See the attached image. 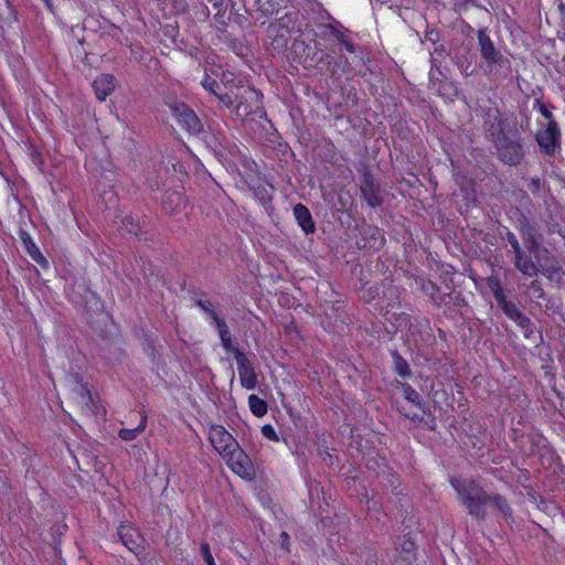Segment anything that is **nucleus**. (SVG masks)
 I'll list each match as a JSON object with an SVG mask.
<instances>
[{"label":"nucleus","instance_id":"nucleus-1","mask_svg":"<svg viewBox=\"0 0 565 565\" xmlns=\"http://www.w3.org/2000/svg\"><path fill=\"white\" fill-rule=\"evenodd\" d=\"M450 484L456 490L459 502L473 519L486 520L488 507H491L505 520L512 518L513 512L508 500L499 493H488L477 481L452 477Z\"/></svg>","mask_w":565,"mask_h":565},{"label":"nucleus","instance_id":"nucleus-2","mask_svg":"<svg viewBox=\"0 0 565 565\" xmlns=\"http://www.w3.org/2000/svg\"><path fill=\"white\" fill-rule=\"evenodd\" d=\"M297 20L298 12H287L269 23L266 29V44L271 52L281 54L287 50Z\"/></svg>","mask_w":565,"mask_h":565},{"label":"nucleus","instance_id":"nucleus-3","mask_svg":"<svg viewBox=\"0 0 565 565\" xmlns=\"http://www.w3.org/2000/svg\"><path fill=\"white\" fill-rule=\"evenodd\" d=\"M500 161L508 166H519L524 159V149L521 143V136L516 130L508 131L498 140L492 142Z\"/></svg>","mask_w":565,"mask_h":565},{"label":"nucleus","instance_id":"nucleus-4","mask_svg":"<svg viewBox=\"0 0 565 565\" xmlns=\"http://www.w3.org/2000/svg\"><path fill=\"white\" fill-rule=\"evenodd\" d=\"M291 55L294 60L300 63L305 68L319 67L327 58L329 54H322L319 50V43L317 41L306 42L300 38H296L291 44Z\"/></svg>","mask_w":565,"mask_h":565},{"label":"nucleus","instance_id":"nucleus-5","mask_svg":"<svg viewBox=\"0 0 565 565\" xmlns=\"http://www.w3.org/2000/svg\"><path fill=\"white\" fill-rule=\"evenodd\" d=\"M493 297L499 306V308L503 311V313L512 321H514L520 328L525 331V334L533 332V323L531 319L525 316L519 306L512 301L508 300L500 281L497 279L494 285H491Z\"/></svg>","mask_w":565,"mask_h":565},{"label":"nucleus","instance_id":"nucleus-6","mask_svg":"<svg viewBox=\"0 0 565 565\" xmlns=\"http://www.w3.org/2000/svg\"><path fill=\"white\" fill-rule=\"evenodd\" d=\"M172 116L189 134L199 136L204 132V125L195 111L184 102L178 99L166 100Z\"/></svg>","mask_w":565,"mask_h":565},{"label":"nucleus","instance_id":"nucleus-7","mask_svg":"<svg viewBox=\"0 0 565 565\" xmlns=\"http://www.w3.org/2000/svg\"><path fill=\"white\" fill-rule=\"evenodd\" d=\"M507 119L498 108L490 107L484 111L483 130L489 141L493 142L511 131V129H507Z\"/></svg>","mask_w":565,"mask_h":565},{"label":"nucleus","instance_id":"nucleus-8","mask_svg":"<svg viewBox=\"0 0 565 565\" xmlns=\"http://www.w3.org/2000/svg\"><path fill=\"white\" fill-rule=\"evenodd\" d=\"M360 191L369 206L374 209L382 205L383 198L381 195V185L366 167H364L361 172Z\"/></svg>","mask_w":565,"mask_h":565},{"label":"nucleus","instance_id":"nucleus-9","mask_svg":"<svg viewBox=\"0 0 565 565\" xmlns=\"http://www.w3.org/2000/svg\"><path fill=\"white\" fill-rule=\"evenodd\" d=\"M519 231L529 253L537 259L541 254H548V249L541 246L542 236L537 233L536 227L523 215L519 218Z\"/></svg>","mask_w":565,"mask_h":565},{"label":"nucleus","instance_id":"nucleus-10","mask_svg":"<svg viewBox=\"0 0 565 565\" xmlns=\"http://www.w3.org/2000/svg\"><path fill=\"white\" fill-rule=\"evenodd\" d=\"M223 458L226 460L232 471L239 477L250 480L254 476L252 461L238 443L235 449H231Z\"/></svg>","mask_w":565,"mask_h":565},{"label":"nucleus","instance_id":"nucleus-11","mask_svg":"<svg viewBox=\"0 0 565 565\" xmlns=\"http://www.w3.org/2000/svg\"><path fill=\"white\" fill-rule=\"evenodd\" d=\"M209 440L213 448L224 457L231 449H235L236 439L221 425H213L209 430Z\"/></svg>","mask_w":565,"mask_h":565},{"label":"nucleus","instance_id":"nucleus-12","mask_svg":"<svg viewBox=\"0 0 565 565\" xmlns=\"http://www.w3.org/2000/svg\"><path fill=\"white\" fill-rule=\"evenodd\" d=\"M478 46L482 60H484L489 66L494 64L502 65L505 61L503 54L495 47L493 41L487 34L486 29L478 31Z\"/></svg>","mask_w":565,"mask_h":565},{"label":"nucleus","instance_id":"nucleus-13","mask_svg":"<svg viewBox=\"0 0 565 565\" xmlns=\"http://www.w3.org/2000/svg\"><path fill=\"white\" fill-rule=\"evenodd\" d=\"M536 141L546 154H554L561 145V131L556 121L547 124V127L536 135Z\"/></svg>","mask_w":565,"mask_h":565},{"label":"nucleus","instance_id":"nucleus-14","mask_svg":"<svg viewBox=\"0 0 565 565\" xmlns=\"http://www.w3.org/2000/svg\"><path fill=\"white\" fill-rule=\"evenodd\" d=\"M235 100V115L242 119L254 113L249 102H259L257 92L250 87H245L242 93H236Z\"/></svg>","mask_w":565,"mask_h":565},{"label":"nucleus","instance_id":"nucleus-15","mask_svg":"<svg viewBox=\"0 0 565 565\" xmlns=\"http://www.w3.org/2000/svg\"><path fill=\"white\" fill-rule=\"evenodd\" d=\"M449 55L452 62L459 68L461 74L466 77L473 73L472 58L473 55L470 53L469 46H456L450 47Z\"/></svg>","mask_w":565,"mask_h":565},{"label":"nucleus","instance_id":"nucleus-16","mask_svg":"<svg viewBox=\"0 0 565 565\" xmlns=\"http://www.w3.org/2000/svg\"><path fill=\"white\" fill-rule=\"evenodd\" d=\"M235 359L242 386L254 390L257 385V376L248 355H235Z\"/></svg>","mask_w":565,"mask_h":565},{"label":"nucleus","instance_id":"nucleus-17","mask_svg":"<svg viewBox=\"0 0 565 565\" xmlns=\"http://www.w3.org/2000/svg\"><path fill=\"white\" fill-rule=\"evenodd\" d=\"M19 237L29 254V256L43 269H47L50 266L49 260L45 258V256L41 253L36 244L33 242L31 235L23 228L19 230Z\"/></svg>","mask_w":565,"mask_h":565},{"label":"nucleus","instance_id":"nucleus-18","mask_svg":"<svg viewBox=\"0 0 565 565\" xmlns=\"http://www.w3.org/2000/svg\"><path fill=\"white\" fill-rule=\"evenodd\" d=\"M116 77L111 74H100L93 82L96 98L104 102L116 88Z\"/></svg>","mask_w":565,"mask_h":565},{"label":"nucleus","instance_id":"nucleus-19","mask_svg":"<svg viewBox=\"0 0 565 565\" xmlns=\"http://www.w3.org/2000/svg\"><path fill=\"white\" fill-rule=\"evenodd\" d=\"M362 239L364 244L361 246L363 248H370L374 250L381 249L385 244L384 234L382 231L372 225H365L361 230Z\"/></svg>","mask_w":565,"mask_h":565},{"label":"nucleus","instance_id":"nucleus-20","mask_svg":"<svg viewBox=\"0 0 565 565\" xmlns=\"http://www.w3.org/2000/svg\"><path fill=\"white\" fill-rule=\"evenodd\" d=\"M294 216L297 224L301 227L306 235L316 233V223L312 218L310 210L302 203H297L294 209Z\"/></svg>","mask_w":565,"mask_h":565},{"label":"nucleus","instance_id":"nucleus-21","mask_svg":"<svg viewBox=\"0 0 565 565\" xmlns=\"http://www.w3.org/2000/svg\"><path fill=\"white\" fill-rule=\"evenodd\" d=\"M121 543L132 553L138 554L141 543L139 531L129 525H120L117 532Z\"/></svg>","mask_w":565,"mask_h":565},{"label":"nucleus","instance_id":"nucleus-22","mask_svg":"<svg viewBox=\"0 0 565 565\" xmlns=\"http://www.w3.org/2000/svg\"><path fill=\"white\" fill-rule=\"evenodd\" d=\"M215 327L218 331L222 347L227 353H243L238 349L237 341L235 338L232 337V333H231V331L226 324V321L224 319L217 321L215 323Z\"/></svg>","mask_w":565,"mask_h":565},{"label":"nucleus","instance_id":"nucleus-23","mask_svg":"<svg viewBox=\"0 0 565 565\" xmlns=\"http://www.w3.org/2000/svg\"><path fill=\"white\" fill-rule=\"evenodd\" d=\"M513 264L514 267L525 276L532 277L537 275L540 271L537 265L523 252V249H520V254H514Z\"/></svg>","mask_w":565,"mask_h":565},{"label":"nucleus","instance_id":"nucleus-24","mask_svg":"<svg viewBox=\"0 0 565 565\" xmlns=\"http://www.w3.org/2000/svg\"><path fill=\"white\" fill-rule=\"evenodd\" d=\"M184 204L183 194L174 189L166 191L162 196V207L168 213H174Z\"/></svg>","mask_w":565,"mask_h":565},{"label":"nucleus","instance_id":"nucleus-25","mask_svg":"<svg viewBox=\"0 0 565 565\" xmlns=\"http://www.w3.org/2000/svg\"><path fill=\"white\" fill-rule=\"evenodd\" d=\"M78 404L81 405L82 413L88 417L105 413L99 404L98 395H94L92 392L78 399Z\"/></svg>","mask_w":565,"mask_h":565},{"label":"nucleus","instance_id":"nucleus-26","mask_svg":"<svg viewBox=\"0 0 565 565\" xmlns=\"http://www.w3.org/2000/svg\"><path fill=\"white\" fill-rule=\"evenodd\" d=\"M545 260L546 265H541V271L543 275L547 277V279L553 280L555 278V275L563 276L565 274L556 258L552 256L550 253L545 254Z\"/></svg>","mask_w":565,"mask_h":565},{"label":"nucleus","instance_id":"nucleus-27","mask_svg":"<svg viewBox=\"0 0 565 565\" xmlns=\"http://www.w3.org/2000/svg\"><path fill=\"white\" fill-rule=\"evenodd\" d=\"M396 386L402 390L404 398L425 412L424 403L419 393L414 390L409 384L397 381Z\"/></svg>","mask_w":565,"mask_h":565},{"label":"nucleus","instance_id":"nucleus-28","mask_svg":"<svg viewBox=\"0 0 565 565\" xmlns=\"http://www.w3.org/2000/svg\"><path fill=\"white\" fill-rule=\"evenodd\" d=\"M70 381L74 384L73 392L78 399L85 397L88 393L92 392L88 387V384L83 381V376L78 372L71 373Z\"/></svg>","mask_w":565,"mask_h":565},{"label":"nucleus","instance_id":"nucleus-29","mask_svg":"<svg viewBox=\"0 0 565 565\" xmlns=\"http://www.w3.org/2000/svg\"><path fill=\"white\" fill-rule=\"evenodd\" d=\"M146 424H147V416L143 415L140 419V424L136 428H132V429L122 428L119 430L118 435L125 441L135 440L137 438V436L145 430Z\"/></svg>","mask_w":565,"mask_h":565},{"label":"nucleus","instance_id":"nucleus-30","mask_svg":"<svg viewBox=\"0 0 565 565\" xmlns=\"http://www.w3.org/2000/svg\"><path fill=\"white\" fill-rule=\"evenodd\" d=\"M248 405L250 412L257 417L264 416L268 411L266 401L254 394L248 397Z\"/></svg>","mask_w":565,"mask_h":565},{"label":"nucleus","instance_id":"nucleus-31","mask_svg":"<svg viewBox=\"0 0 565 565\" xmlns=\"http://www.w3.org/2000/svg\"><path fill=\"white\" fill-rule=\"evenodd\" d=\"M401 553L404 555V558L408 562L415 559V553L417 550V545L415 541L408 536H403V540L399 544Z\"/></svg>","mask_w":565,"mask_h":565},{"label":"nucleus","instance_id":"nucleus-32","mask_svg":"<svg viewBox=\"0 0 565 565\" xmlns=\"http://www.w3.org/2000/svg\"><path fill=\"white\" fill-rule=\"evenodd\" d=\"M195 305L200 307L213 320L214 324L222 320L221 317L213 309V303L209 299H196Z\"/></svg>","mask_w":565,"mask_h":565},{"label":"nucleus","instance_id":"nucleus-33","mask_svg":"<svg viewBox=\"0 0 565 565\" xmlns=\"http://www.w3.org/2000/svg\"><path fill=\"white\" fill-rule=\"evenodd\" d=\"M420 289L422 291L428 296L433 301H435L436 303H440L437 301L436 299V295L438 294L439 291V287L434 284L433 281L430 280H422V284H420Z\"/></svg>","mask_w":565,"mask_h":565},{"label":"nucleus","instance_id":"nucleus-34","mask_svg":"<svg viewBox=\"0 0 565 565\" xmlns=\"http://www.w3.org/2000/svg\"><path fill=\"white\" fill-rule=\"evenodd\" d=\"M202 86L212 93L213 95H217L222 90V85L216 82V79L212 78L210 75L205 73L204 78L201 82Z\"/></svg>","mask_w":565,"mask_h":565},{"label":"nucleus","instance_id":"nucleus-35","mask_svg":"<svg viewBox=\"0 0 565 565\" xmlns=\"http://www.w3.org/2000/svg\"><path fill=\"white\" fill-rule=\"evenodd\" d=\"M394 367L402 377H407L412 374L408 363L402 355H395Z\"/></svg>","mask_w":565,"mask_h":565},{"label":"nucleus","instance_id":"nucleus-36","mask_svg":"<svg viewBox=\"0 0 565 565\" xmlns=\"http://www.w3.org/2000/svg\"><path fill=\"white\" fill-rule=\"evenodd\" d=\"M122 225H124V228L126 230V232L134 234V235H138L139 232L141 231V226H140L139 222L135 221V218L132 216H126L122 221Z\"/></svg>","mask_w":565,"mask_h":565},{"label":"nucleus","instance_id":"nucleus-37","mask_svg":"<svg viewBox=\"0 0 565 565\" xmlns=\"http://www.w3.org/2000/svg\"><path fill=\"white\" fill-rule=\"evenodd\" d=\"M212 3L213 8L217 10L214 15L217 22L224 23L223 18L225 15V0H207Z\"/></svg>","mask_w":565,"mask_h":565},{"label":"nucleus","instance_id":"nucleus-38","mask_svg":"<svg viewBox=\"0 0 565 565\" xmlns=\"http://www.w3.org/2000/svg\"><path fill=\"white\" fill-rule=\"evenodd\" d=\"M322 28L329 31L331 36H334L340 44H344L348 38L332 24H323Z\"/></svg>","mask_w":565,"mask_h":565},{"label":"nucleus","instance_id":"nucleus-39","mask_svg":"<svg viewBox=\"0 0 565 565\" xmlns=\"http://www.w3.org/2000/svg\"><path fill=\"white\" fill-rule=\"evenodd\" d=\"M200 552H201V555H202L204 562L206 563V565H216L215 561L213 558V555L211 553L209 543H206V542L201 543Z\"/></svg>","mask_w":565,"mask_h":565},{"label":"nucleus","instance_id":"nucleus-40","mask_svg":"<svg viewBox=\"0 0 565 565\" xmlns=\"http://www.w3.org/2000/svg\"><path fill=\"white\" fill-rule=\"evenodd\" d=\"M216 97L218 100L226 106L227 108L232 107L235 104V94L227 92H220Z\"/></svg>","mask_w":565,"mask_h":565},{"label":"nucleus","instance_id":"nucleus-41","mask_svg":"<svg viewBox=\"0 0 565 565\" xmlns=\"http://www.w3.org/2000/svg\"><path fill=\"white\" fill-rule=\"evenodd\" d=\"M504 230H505V238L509 242V244L511 245L514 254H520V249H522V248H521V245H520L516 236L508 227H504Z\"/></svg>","mask_w":565,"mask_h":565},{"label":"nucleus","instance_id":"nucleus-42","mask_svg":"<svg viewBox=\"0 0 565 565\" xmlns=\"http://www.w3.org/2000/svg\"><path fill=\"white\" fill-rule=\"evenodd\" d=\"M162 33L166 38L175 41V38L179 35V25L177 23L166 24L164 26H162Z\"/></svg>","mask_w":565,"mask_h":565},{"label":"nucleus","instance_id":"nucleus-43","mask_svg":"<svg viewBox=\"0 0 565 565\" xmlns=\"http://www.w3.org/2000/svg\"><path fill=\"white\" fill-rule=\"evenodd\" d=\"M546 230L548 234H561L562 227L557 221L554 220L552 215L548 216V220L545 221Z\"/></svg>","mask_w":565,"mask_h":565},{"label":"nucleus","instance_id":"nucleus-44","mask_svg":"<svg viewBox=\"0 0 565 565\" xmlns=\"http://www.w3.org/2000/svg\"><path fill=\"white\" fill-rule=\"evenodd\" d=\"M534 107H537L540 113L548 120V122L555 121L551 110L540 99H535Z\"/></svg>","mask_w":565,"mask_h":565},{"label":"nucleus","instance_id":"nucleus-45","mask_svg":"<svg viewBox=\"0 0 565 565\" xmlns=\"http://www.w3.org/2000/svg\"><path fill=\"white\" fill-rule=\"evenodd\" d=\"M529 289H531L534 292L536 298H544L545 296L542 282L539 280H532L529 285Z\"/></svg>","mask_w":565,"mask_h":565},{"label":"nucleus","instance_id":"nucleus-46","mask_svg":"<svg viewBox=\"0 0 565 565\" xmlns=\"http://www.w3.org/2000/svg\"><path fill=\"white\" fill-rule=\"evenodd\" d=\"M262 434L269 440L278 441V436L271 425H264L262 427Z\"/></svg>","mask_w":565,"mask_h":565},{"label":"nucleus","instance_id":"nucleus-47","mask_svg":"<svg viewBox=\"0 0 565 565\" xmlns=\"http://www.w3.org/2000/svg\"><path fill=\"white\" fill-rule=\"evenodd\" d=\"M130 52L136 61H143L145 51L141 45H130Z\"/></svg>","mask_w":565,"mask_h":565},{"label":"nucleus","instance_id":"nucleus-48","mask_svg":"<svg viewBox=\"0 0 565 565\" xmlns=\"http://www.w3.org/2000/svg\"><path fill=\"white\" fill-rule=\"evenodd\" d=\"M527 189L532 193H537L541 189V180L540 178H532L527 183Z\"/></svg>","mask_w":565,"mask_h":565},{"label":"nucleus","instance_id":"nucleus-49","mask_svg":"<svg viewBox=\"0 0 565 565\" xmlns=\"http://www.w3.org/2000/svg\"><path fill=\"white\" fill-rule=\"evenodd\" d=\"M425 39L433 43H437L439 41V33L435 30H427L425 33Z\"/></svg>","mask_w":565,"mask_h":565},{"label":"nucleus","instance_id":"nucleus-50","mask_svg":"<svg viewBox=\"0 0 565 565\" xmlns=\"http://www.w3.org/2000/svg\"><path fill=\"white\" fill-rule=\"evenodd\" d=\"M435 72H438L439 74H441L440 67L436 64V58H431V70L429 72L430 81H434L436 78Z\"/></svg>","mask_w":565,"mask_h":565},{"label":"nucleus","instance_id":"nucleus-51","mask_svg":"<svg viewBox=\"0 0 565 565\" xmlns=\"http://www.w3.org/2000/svg\"><path fill=\"white\" fill-rule=\"evenodd\" d=\"M280 539H281V547L288 551L289 534L287 532H281Z\"/></svg>","mask_w":565,"mask_h":565},{"label":"nucleus","instance_id":"nucleus-52","mask_svg":"<svg viewBox=\"0 0 565 565\" xmlns=\"http://www.w3.org/2000/svg\"><path fill=\"white\" fill-rule=\"evenodd\" d=\"M343 46L345 47V50L350 53H354L355 52V45L354 43L351 41V40H347L345 43L343 44Z\"/></svg>","mask_w":565,"mask_h":565},{"label":"nucleus","instance_id":"nucleus-53","mask_svg":"<svg viewBox=\"0 0 565 565\" xmlns=\"http://www.w3.org/2000/svg\"><path fill=\"white\" fill-rule=\"evenodd\" d=\"M406 418L411 419V420H420V418L416 415V414H411V413H406V412H402L399 411Z\"/></svg>","mask_w":565,"mask_h":565},{"label":"nucleus","instance_id":"nucleus-54","mask_svg":"<svg viewBox=\"0 0 565 565\" xmlns=\"http://www.w3.org/2000/svg\"><path fill=\"white\" fill-rule=\"evenodd\" d=\"M202 15H203L204 20L209 19V17H210V9H209L207 6H203Z\"/></svg>","mask_w":565,"mask_h":565},{"label":"nucleus","instance_id":"nucleus-55","mask_svg":"<svg viewBox=\"0 0 565 565\" xmlns=\"http://www.w3.org/2000/svg\"><path fill=\"white\" fill-rule=\"evenodd\" d=\"M44 2V4L46 6V8L51 11V12H54V6H53V2L52 0H42Z\"/></svg>","mask_w":565,"mask_h":565},{"label":"nucleus","instance_id":"nucleus-56","mask_svg":"<svg viewBox=\"0 0 565 565\" xmlns=\"http://www.w3.org/2000/svg\"><path fill=\"white\" fill-rule=\"evenodd\" d=\"M286 333L292 339L294 335H298L297 329H287Z\"/></svg>","mask_w":565,"mask_h":565},{"label":"nucleus","instance_id":"nucleus-57","mask_svg":"<svg viewBox=\"0 0 565 565\" xmlns=\"http://www.w3.org/2000/svg\"><path fill=\"white\" fill-rule=\"evenodd\" d=\"M435 52L444 53L445 52V46L444 45H439L438 47L435 49Z\"/></svg>","mask_w":565,"mask_h":565},{"label":"nucleus","instance_id":"nucleus-58","mask_svg":"<svg viewBox=\"0 0 565 565\" xmlns=\"http://www.w3.org/2000/svg\"><path fill=\"white\" fill-rule=\"evenodd\" d=\"M321 34H322L323 38L331 36L329 31L324 30L323 28H322V33Z\"/></svg>","mask_w":565,"mask_h":565},{"label":"nucleus","instance_id":"nucleus-59","mask_svg":"<svg viewBox=\"0 0 565 565\" xmlns=\"http://www.w3.org/2000/svg\"><path fill=\"white\" fill-rule=\"evenodd\" d=\"M2 473H3V472H2V470H0V483L2 482V483H3V486H6V484H7V482H6V481H3Z\"/></svg>","mask_w":565,"mask_h":565},{"label":"nucleus","instance_id":"nucleus-60","mask_svg":"<svg viewBox=\"0 0 565 565\" xmlns=\"http://www.w3.org/2000/svg\"><path fill=\"white\" fill-rule=\"evenodd\" d=\"M367 297H369V298L366 299L367 301H371V300L373 299V296H371V290H367Z\"/></svg>","mask_w":565,"mask_h":565},{"label":"nucleus","instance_id":"nucleus-61","mask_svg":"<svg viewBox=\"0 0 565 565\" xmlns=\"http://www.w3.org/2000/svg\"><path fill=\"white\" fill-rule=\"evenodd\" d=\"M367 297H369V298L366 299L367 301H371V300L373 299V296H371V290H367Z\"/></svg>","mask_w":565,"mask_h":565},{"label":"nucleus","instance_id":"nucleus-62","mask_svg":"<svg viewBox=\"0 0 565 565\" xmlns=\"http://www.w3.org/2000/svg\"><path fill=\"white\" fill-rule=\"evenodd\" d=\"M559 10L564 12V10H565V4L561 3V4H559Z\"/></svg>","mask_w":565,"mask_h":565},{"label":"nucleus","instance_id":"nucleus-63","mask_svg":"<svg viewBox=\"0 0 565 565\" xmlns=\"http://www.w3.org/2000/svg\"><path fill=\"white\" fill-rule=\"evenodd\" d=\"M563 62L565 63V54H564V57H563Z\"/></svg>","mask_w":565,"mask_h":565}]
</instances>
